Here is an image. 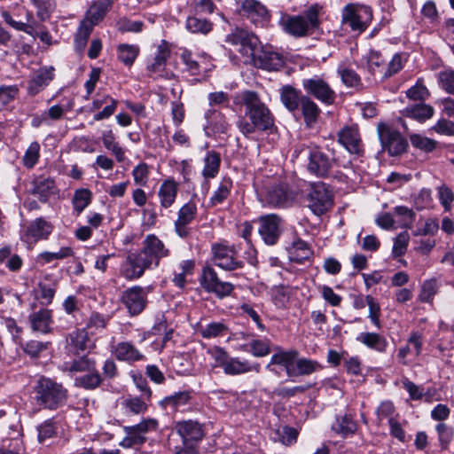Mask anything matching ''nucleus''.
<instances>
[{
  "label": "nucleus",
  "mask_w": 454,
  "mask_h": 454,
  "mask_svg": "<svg viewBox=\"0 0 454 454\" xmlns=\"http://www.w3.org/2000/svg\"><path fill=\"white\" fill-rule=\"evenodd\" d=\"M31 192L42 202H46L50 196L57 192L54 180L50 176H39L32 182Z\"/></svg>",
  "instance_id": "nucleus-31"
},
{
  "label": "nucleus",
  "mask_w": 454,
  "mask_h": 454,
  "mask_svg": "<svg viewBox=\"0 0 454 454\" xmlns=\"http://www.w3.org/2000/svg\"><path fill=\"white\" fill-rule=\"evenodd\" d=\"M241 99L245 116L239 119L237 128L244 137L250 138L256 131H267L273 128L274 116L256 92L243 91Z\"/></svg>",
  "instance_id": "nucleus-1"
},
{
  "label": "nucleus",
  "mask_w": 454,
  "mask_h": 454,
  "mask_svg": "<svg viewBox=\"0 0 454 454\" xmlns=\"http://www.w3.org/2000/svg\"><path fill=\"white\" fill-rule=\"evenodd\" d=\"M33 398L40 407L55 411L67 401V389L56 380L41 376L33 387Z\"/></svg>",
  "instance_id": "nucleus-3"
},
{
  "label": "nucleus",
  "mask_w": 454,
  "mask_h": 454,
  "mask_svg": "<svg viewBox=\"0 0 454 454\" xmlns=\"http://www.w3.org/2000/svg\"><path fill=\"white\" fill-rule=\"evenodd\" d=\"M204 167L202 169V176L205 178H214L217 176L220 165L221 158L218 153L215 151L207 152L203 159Z\"/></svg>",
  "instance_id": "nucleus-41"
},
{
  "label": "nucleus",
  "mask_w": 454,
  "mask_h": 454,
  "mask_svg": "<svg viewBox=\"0 0 454 454\" xmlns=\"http://www.w3.org/2000/svg\"><path fill=\"white\" fill-rule=\"evenodd\" d=\"M223 370L225 374L232 376L250 372L259 373L261 371V365L259 363L250 364L247 360H240L239 357L230 356Z\"/></svg>",
  "instance_id": "nucleus-32"
},
{
  "label": "nucleus",
  "mask_w": 454,
  "mask_h": 454,
  "mask_svg": "<svg viewBox=\"0 0 454 454\" xmlns=\"http://www.w3.org/2000/svg\"><path fill=\"white\" fill-rule=\"evenodd\" d=\"M67 342L74 353L83 352L94 346L85 329H78L70 333L67 337Z\"/></svg>",
  "instance_id": "nucleus-35"
},
{
  "label": "nucleus",
  "mask_w": 454,
  "mask_h": 454,
  "mask_svg": "<svg viewBox=\"0 0 454 454\" xmlns=\"http://www.w3.org/2000/svg\"><path fill=\"white\" fill-rule=\"evenodd\" d=\"M152 266L153 264L141 250L129 253L121 266V275L128 280L137 279Z\"/></svg>",
  "instance_id": "nucleus-12"
},
{
  "label": "nucleus",
  "mask_w": 454,
  "mask_h": 454,
  "mask_svg": "<svg viewBox=\"0 0 454 454\" xmlns=\"http://www.w3.org/2000/svg\"><path fill=\"white\" fill-rule=\"evenodd\" d=\"M294 364V376L309 375L322 369L321 364L317 361L308 358L297 357Z\"/></svg>",
  "instance_id": "nucleus-50"
},
{
  "label": "nucleus",
  "mask_w": 454,
  "mask_h": 454,
  "mask_svg": "<svg viewBox=\"0 0 454 454\" xmlns=\"http://www.w3.org/2000/svg\"><path fill=\"white\" fill-rule=\"evenodd\" d=\"M170 56V47L167 41L161 40L157 45L156 51L152 59H149L146 65V69L150 75L157 74L162 76V72L165 69L168 59Z\"/></svg>",
  "instance_id": "nucleus-27"
},
{
  "label": "nucleus",
  "mask_w": 454,
  "mask_h": 454,
  "mask_svg": "<svg viewBox=\"0 0 454 454\" xmlns=\"http://www.w3.org/2000/svg\"><path fill=\"white\" fill-rule=\"evenodd\" d=\"M322 10L320 4H313L297 15L281 13L278 24L286 34L294 38L309 36L320 26Z\"/></svg>",
  "instance_id": "nucleus-2"
},
{
  "label": "nucleus",
  "mask_w": 454,
  "mask_h": 454,
  "mask_svg": "<svg viewBox=\"0 0 454 454\" xmlns=\"http://www.w3.org/2000/svg\"><path fill=\"white\" fill-rule=\"evenodd\" d=\"M91 200V192L87 189H80L74 192L73 198V205L74 210L80 214L90 204Z\"/></svg>",
  "instance_id": "nucleus-61"
},
{
  "label": "nucleus",
  "mask_w": 454,
  "mask_h": 454,
  "mask_svg": "<svg viewBox=\"0 0 454 454\" xmlns=\"http://www.w3.org/2000/svg\"><path fill=\"white\" fill-rule=\"evenodd\" d=\"M233 184L230 178H223L209 199L211 206L223 204L230 196Z\"/></svg>",
  "instance_id": "nucleus-43"
},
{
  "label": "nucleus",
  "mask_w": 454,
  "mask_h": 454,
  "mask_svg": "<svg viewBox=\"0 0 454 454\" xmlns=\"http://www.w3.org/2000/svg\"><path fill=\"white\" fill-rule=\"evenodd\" d=\"M338 141L352 154L359 156L364 153V145L356 125L342 128L338 132Z\"/></svg>",
  "instance_id": "nucleus-22"
},
{
  "label": "nucleus",
  "mask_w": 454,
  "mask_h": 454,
  "mask_svg": "<svg viewBox=\"0 0 454 454\" xmlns=\"http://www.w3.org/2000/svg\"><path fill=\"white\" fill-rule=\"evenodd\" d=\"M356 340L370 349L379 353H385L388 347L387 338L380 333L364 332L358 334Z\"/></svg>",
  "instance_id": "nucleus-34"
},
{
  "label": "nucleus",
  "mask_w": 454,
  "mask_h": 454,
  "mask_svg": "<svg viewBox=\"0 0 454 454\" xmlns=\"http://www.w3.org/2000/svg\"><path fill=\"white\" fill-rule=\"evenodd\" d=\"M198 333L204 339H213L224 336L228 333V327L222 322H212L206 325H200Z\"/></svg>",
  "instance_id": "nucleus-46"
},
{
  "label": "nucleus",
  "mask_w": 454,
  "mask_h": 454,
  "mask_svg": "<svg viewBox=\"0 0 454 454\" xmlns=\"http://www.w3.org/2000/svg\"><path fill=\"white\" fill-rule=\"evenodd\" d=\"M102 142L104 146L114 155L118 162H122L125 160V151L115 141V136L112 130H107L102 134Z\"/></svg>",
  "instance_id": "nucleus-44"
},
{
  "label": "nucleus",
  "mask_w": 454,
  "mask_h": 454,
  "mask_svg": "<svg viewBox=\"0 0 454 454\" xmlns=\"http://www.w3.org/2000/svg\"><path fill=\"white\" fill-rule=\"evenodd\" d=\"M438 83L442 90L454 95V70L445 69L438 73Z\"/></svg>",
  "instance_id": "nucleus-64"
},
{
  "label": "nucleus",
  "mask_w": 454,
  "mask_h": 454,
  "mask_svg": "<svg viewBox=\"0 0 454 454\" xmlns=\"http://www.w3.org/2000/svg\"><path fill=\"white\" fill-rule=\"evenodd\" d=\"M296 157H307L308 170L319 177H325L333 167L332 160L316 146L301 145L294 150Z\"/></svg>",
  "instance_id": "nucleus-6"
},
{
  "label": "nucleus",
  "mask_w": 454,
  "mask_h": 454,
  "mask_svg": "<svg viewBox=\"0 0 454 454\" xmlns=\"http://www.w3.org/2000/svg\"><path fill=\"white\" fill-rule=\"evenodd\" d=\"M372 20V10L370 6L350 3L341 11V23L348 26L352 32L361 34Z\"/></svg>",
  "instance_id": "nucleus-5"
},
{
  "label": "nucleus",
  "mask_w": 454,
  "mask_h": 454,
  "mask_svg": "<svg viewBox=\"0 0 454 454\" xmlns=\"http://www.w3.org/2000/svg\"><path fill=\"white\" fill-rule=\"evenodd\" d=\"M200 286L207 293L215 294L218 298L223 299L231 295L234 286L230 282L222 281L212 267H205L200 277Z\"/></svg>",
  "instance_id": "nucleus-16"
},
{
  "label": "nucleus",
  "mask_w": 454,
  "mask_h": 454,
  "mask_svg": "<svg viewBox=\"0 0 454 454\" xmlns=\"http://www.w3.org/2000/svg\"><path fill=\"white\" fill-rule=\"evenodd\" d=\"M191 399V395L187 391L175 393L172 395L166 396L160 401V405L163 408H172L177 410L179 407L186 405Z\"/></svg>",
  "instance_id": "nucleus-49"
},
{
  "label": "nucleus",
  "mask_w": 454,
  "mask_h": 454,
  "mask_svg": "<svg viewBox=\"0 0 454 454\" xmlns=\"http://www.w3.org/2000/svg\"><path fill=\"white\" fill-rule=\"evenodd\" d=\"M141 251L154 267L159 266L160 259L169 255V249L154 234H149L145 237Z\"/></svg>",
  "instance_id": "nucleus-23"
},
{
  "label": "nucleus",
  "mask_w": 454,
  "mask_h": 454,
  "mask_svg": "<svg viewBox=\"0 0 454 454\" xmlns=\"http://www.w3.org/2000/svg\"><path fill=\"white\" fill-rule=\"evenodd\" d=\"M40 157V145L38 142H32L25 152L22 161L27 168H32L38 162Z\"/></svg>",
  "instance_id": "nucleus-59"
},
{
  "label": "nucleus",
  "mask_w": 454,
  "mask_h": 454,
  "mask_svg": "<svg viewBox=\"0 0 454 454\" xmlns=\"http://www.w3.org/2000/svg\"><path fill=\"white\" fill-rule=\"evenodd\" d=\"M337 73L340 76L342 82L347 87L356 88L362 84L360 76L356 71L348 67L346 62L339 64Z\"/></svg>",
  "instance_id": "nucleus-45"
},
{
  "label": "nucleus",
  "mask_w": 454,
  "mask_h": 454,
  "mask_svg": "<svg viewBox=\"0 0 454 454\" xmlns=\"http://www.w3.org/2000/svg\"><path fill=\"white\" fill-rule=\"evenodd\" d=\"M245 350L250 352L255 357H263L270 353V341L264 339L252 340L248 344L244 345Z\"/></svg>",
  "instance_id": "nucleus-48"
},
{
  "label": "nucleus",
  "mask_w": 454,
  "mask_h": 454,
  "mask_svg": "<svg viewBox=\"0 0 454 454\" xmlns=\"http://www.w3.org/2000/svg\"><path fill=\"white\" fill-rule=\"evenodd\" d=\"M239 13L256 27H265L270 21L269 10L258 0H243Z\"/></svg>",
  "instance_id": "nucleus-13"
},
{
  "label": "nucleus",
  "mask_w": 454,
  "mask_h": 454,
  "mask_svg": "<svg viewBox=\"0 0 454 454\" xmlns=\"http://www.w3.org/2000/svg\"><path fill=\"white\" fill-rule=\"evenodd\" d=\"M302 116L308 127H312L320 115L321 110L318 106L308 96L302 97L301 104Z\"/></svg>",
  "instance_id": "nucleus-39"
},
{
  "label": "nucleus",
  "mask_w": 454,
  "mask_h": 454,
  "mask_svg": "<svg viewBox=\"0 0 454 454\" xmlns=\"http://www.w3.org/2000/svg\"><path fill=\"white\" fill-rule=\"evenodd\" d=\"M308 207L316 215L325 214L333 207V194L329 187L322 182L310 184V190L307 194Z\"/></svg>",
  "instance_id": "nucleus-9"
},
{
  "label": "nucleus",
  "mask_w": 454,
  "mask_h": 454,
  "mask_svg": "<svg viewBox=\"0 0 454 454\" xmlns=\"http://www.w3.org/2000/svg\"><path fill=\"white\" fill-rule=\"evenodd\" d=\"M176 429L182 437L184 444L190 442H199L203 438L204 433L200 423L193 420H185L176 423Z\"/></svg>",
  "instance_id": "nucleus-30"
},
{
  "label": "nucleus",
  "mask_w": 454,
  "mask_h": 454,
  "mask_svg": "<svg viewBox=\"0 0 454 454\" xmlns=\"http://www.w3.org/2000/svg\"><path fill=\"white\" fill-rule=\"evenodd\" d=\"M406 97L414 101H425L428 98L430 93L427 88L419 79L416 84L406 90Z\"/></svg>",
  "instance_id": "nucleus-62"
},
{
  "label": "nucleus",
  "mask_w": 454,
  "mask_h": 454,
  "mask_svg": "<svg viewBox=\"0 0 454 454\" xmlns=\"http://www.w3.org/2000/svg\"><path fill=\"white\" fill-rule=\"evenodd\" d=\"M110 351L116 360L129 364L145 359V355L138 350L132 342L128 340L112 344Z\"/></svg>",
  "instance_id": "nucleus-24"
},
{
  "label": "nucleus",
  "mask_w": 454,
  "mask_h": 454,
  "mask_svg": "<svg viewBox=\"0 0 454 454\" xmlns=\"http://www.w3.org/2000/svg\"><path fill=\"white\" fill-rule=\"evenodd\" d=\"M178 188L177 182L172 177L161 182L157 192L160 212L168 209L175 204L177 198Z\"/></svg>",
  "instance_id": "nucleus-26"
},
{
  "label": "nucleus",
  "mask_w": 454,
  "mask_h": 454,
  "mask_svg": "<svg viewBox=\"0 0 454 454\" xmlns=\"http://www.w3.org/2000/svg\"><path fill=\"white\" fill-rule=\"evenodd\" d=\"M377 133L382 149L391 156H398L405 153L408 147L406 139L399 131L385 122L377 125Z\"/></svg>",
  "instance_id": "nucleus-7"
},
{
  "label": "nucleus",
  "mask_w": 454,
  "mask_h": 454,
  "mask_svg": "<svg viewBox=\"0 0 454 454\" xmlns=\"http://www.w3.org/2000/svg\"><path fill=\"white\" fill-rule=\"evenodd\" d=\"M197 206L195 203L189 201L183 205L178 212L177 218L175 221L174 227L176 234L181 239H187L192 229L189 227L197 216Z\"/></svg>",
  "instance_id": "nucleus-21"
},
{
  "label": "nucleus",
  "mask_w": 454,
  "mask_h": 454,
  "mask_svg": "<svg viewBox=\"0 0 454 454\" xmlns=\"http://www.w3.org/2000/svg\"><path fill=\"white\" fill-rule=\"evenodd\" d=\"M186 28L191 33L207 34L212 29V23L206 19H200L195 16L188 17L186 20Z\"/></svg>",
  "instance_id": "nucleus-55"
},
{
  "label": "nucleus",
  "mask_w": 454,
  "mask_h": 454,
  "mask_svg": "<svg viewBox=\"0 0 454 454\" xmlns=\"http://www.w3.org/2000/svg\"><path fill=\"white\" fill-rule=\"evenodd\" d=\"M249 63L255 67L268 71H277L284 67L285 59L283 55L274 51L272 46L260 44Z\"/></svg>",
  "instance_id": "nucleus-14"
},
{
  "label": "nucleus",
  "mask_w": 454,
  "mask_h": 454,
  "mask_svg": "<svg viewBox=\"0 0 454 454\" xmlns=\"http://www.w3.org/2000/svg\"><path fill=\"white\" fill-rule=\"evenodd\" d=\"M95 366L96 361L86 356L64 364L65 370L70 372H91L95 371Z\"/></svg>",
  "instance_id": "nucleus-47"
},
{
  "label": "nucleus",
  "mask_w": 454,
  "mask_h": 454,
  "mask_svg": "<svg viewBox=\"0 0 454 454\" xmlns=\"http://www.w3.org/2000/svg\"><path fill=\"white\" fill-rule=\"evenodd\" d=\"M139 52L140 48L136 44L121 43L117 46L118 59L126 67H131L133 65Z\"/></svg>",
  "instance_id": "nucleus-42"
},
{
  "label": "nucleus",
  "mask_w": 454,
  "mask_h": 454,
  "mask_svg": "<svg viewBox=\"0 0 454 454\" xmlns=\"http://www.w3.org/2000/svg\"><path fill=\"white\" fill-rule=\"evenodd\" d=\"M205 118L209 124L215 126L218 132L226 133L231 127L225 117L215 109H208L205 113Z\"/></svg>",
  "instance_id": "nucleus-53"
},
{
  "label": "nucleus",
  "mask_w": 454,
  "mask_h": 454,
  "mask_svg": "<svg viewBox=\"0 0 454 454\" xmlns=\"http://www.w3.org/2000/svg\"><path fill=\"white\" fill-rule=\"evenodd\" d=\"M258 232L266 245L277 244L281 233V219L274 214L262 215L258 219Z\"/></svg>",
  "instance_id": "nucleus-19"
},
{
  "label": "nucleus",
  "mask_w": 454,
  "mask_h": 454,
  "mask_svg": "<svg viewBox=\"0 0 454 454\" xmlns=\"http://www.w3.org/2000/svg\"><path fill=\"white\" fill-rule=\"evenodd\" d=\"M302 97H306V95H302L300 90L289 85L282 87L280 90V100L290 112L298 110L301 104Z\"/></svg>",
  "instance_id": "nucleus-36"
},
{
  "label": "nucleus",
  "mask_w": 454,
  "mask_h": 454,
  "mask_svg": "<svg viewBox=\"0 0 454 454\" xmlns=\"http://www.w3.org/2000/svg\"><path fill=\"white\" fill-rule=\"evenodd\" d=\"M28 321L34 332L44 334L50 333L52 331L51 325L53 324L52 310L41 308L39 310L29 314Z\"/></svg>",
  "instance_id": "nucleus-28"
},
{
  "label": "nucleus",
  "mask_w": 454,
  "mask_h": 454,
  "mask_svg": "<svg viewBox=\"0 0 454 454\" xmlns=\"http://www.w3.org/2000/svg\"><path fill=\"white\" fill-rule=\"evenodd\" d=\"M52 230L53 227L51 223L43 218H36L27 227L22 235V239L27 244H35L38 240L48 239Z\"/></svg>",
  "instance_id": "nucleus-25"
},
{
  "label": "nucleus",
  "mask_w": 454,
  "mask_h": 454,
  "mask_svg": "<svg viewBox=\"0 0 454 454\" xmlns=\"http://www.w3.org/2000/svg\"><path fill=\"white\" fill-rule=\"evenodd\" d=\"M213 262L224 270H236L243 267V262L239 259L238 251L234 245L227 242L214 243L211 246Z\"/></svg>",
  "instance_id": "nucleus-10"
},
{
  "label": "nucleus",
  "mask_w": 454,
  "mask_h": 454,
  "mask_svg": "<svg viewBox=\"0 0 454 454\" xmlns=\"http://www.w3.org/2000/svg\"><path fill=\"white\" fill-rule=\"evenodd\" d=\"M121 301L130 316H137L146 306L147 292L142 286H134L122 292Z\"/></svg>",
  "instance_id": "nucleus-18"
},
{
  "label": "nucleus",
  "mask_w": 454,
  "mask_h": 454,
  "mask_svg": "<svg viewBox=\"0 0 454 454\" xmlns=\"http://www.w3.org/2000/svg\"><path fill=\"white\" fill-rule=\"evenodd\" d=\"M435 429L442 450H447L454 437L453 427L448 426L445 423H439Z\"/></svg>",
  "instance_id": "nucleus-58"
},
{
  "label": "nucleus",
  "mask_w": 454,
  "mask_h": 454,
  "mask_svg": "<svg viewBox=\"0 0 454 454\" xmlns=\"http://www.w3.org/2000/svg\"><path fill=\"white\" fill-rule=\"evenodd\" d=\"M22 264V259L18 254H12L9 247L0 248V272H4V268L16 272L20 270Z\"/></svg>",
  "instance_id": "nucleus-38"
},
{
  "label": "nucleus",
  "mask_w": 454,
  "mask_h": 454,
  "mask_svg": "<svg viewBox=\"0 0 454 454\" xmlns=\"http://www.w3.org/2000/svg\"><path fill=\"white\" fill-rule=\"evenodd\" d=\"M410 141L413 147L427 153L434 151L437 146V141L420 134H411Z\"/></svg>",
  "instance_id": "nucleus-57"
},
{
  "label": "nucleus",
  "mask_w": 454,
  "mask_h": 454,
  "mask_svg": "<svg viewBox=\"0 0 454 454\" xmlns=\"http://www.w3.org/2000/svg\"><path fill=\"white\" fill-rule=\"evenodd\" d=\"M195 263L192 260H185L180 262L178 270L174 272L173 282L180 288L185 286V277L192 273Z\"/></svg>",
  "instance_id": "nucleus-51"
},
{
  "label": "nucleus",
  "mask_w": 454,
  "mask_h": 454,
  "mask_svg": "<svg viewBox=\"0 0 454 454\" xmlns=\"http://www.w3.org/2000/svg\"><path fill=\"white\" fill-rule=\"evenodd\" d=\"M295 200V194L284 185H273L267 189L262 201L273 207H287Z\"/></svg>",
  "instance_id": "nucleus-20"
},
{
  "label": "nucleus",
  "mask_w": 454,
  "mask_h": 454,
  "mask_svg": "<svg viewBox=\"0 0 454 454\" xmlns=\"http://www.w3.org/2000/svg\"><path fill=\"white\" fill-rule=\"evenodd\" d=\"M54 69L51 68H41L39 69L31 78L27 86V92L31 96H35L42 91L53 79Z\"/></svg>",
  "instance_id": "nucleus-33"
},
{
  "label": "nucleus",
  "mask_w": 454,
  "mask_h": 454,
  "mask_svg": "<svg viewBox=\"0 0 454 454\" xmlns=\"http://www.w3.org/2000/svg\"><path fill=\"white\" fill-rule=\"evenodd\" d=\"M434 114V107L427 104H416L408 106L403 111V114L404 116L412 118L420 122L431 119Z\"/></svg>",
  "instance_id": "nucleus-37"
},
{
  "label": "nucleus",
  "mask_w": 454,
  "mask_h": 454,
  "mask_svg": "<svg viewBox=\"0 0 454 454\" xmlns=\"http://www.w3.org/2000/svg\"><path fill=\"white\" fill-rule=\"evenodd\" d=\"M36 8V15L42 20H46L55 8L54 0H30Z\"/></svg>",
  "instance_id": "nucleus-60"
},
{
  "label": "nucleus",
  "mask_w": 454,
  "mask_h": 454,
  "mask_svg": "<svg viewBox=\"0 0 454 454\" xmlns=\"http://www.w3.org/2000/svg\"><path fill=\"white\" fill-rule=\"evenodd\" d=\"M305 91L320 102L329 106L333 104L336 94L329 83L320 76L302 80Z\"/></svg>",
  "instance_id": "nucleus-17"
},
{
  "label": "nucleus",
  "mask_w": 454,
  "mask_h": 454,
  "mask_svg": "<svg viewBox=\"0 0 454 454\" xmlns=\"http://www.w3.org/2000/svg\"><path fill=\"white\" fill-rule=\"evenodd\" d=\"M147 400L143 397L128 396L121 402V407L127 415L144 414L148 410Z\"/></svg>",
  "instance_id": "nucleus-40"
},
{
  "label": "nucleus",
  "mask_w": 454,
  "mask_h": 454,
  "mask_svg": "<svg viewBox=\"0 0 454 454\" xmlns=\"http://www.w3.org/2000/svg\"><path fill=\"white\" fill-rule=\"evenodd\" d=\"M356 423L348 414H346L340 419H338L333 425V429L343 436L354 434L356 431Z\"/></svg>",
  "instance_id": "nucleus-52"
},
{
  "label": "nucleus",
  "mask_w": 454,
  "mask_h": 454,
  "mask_svg": "<svg viewBox=\"0 0 454 454\" xmlns=\"http://www.w3.org/2000/svg\"><path fill=\"white\" fill-rule=\"evenodd\" d=\"M439 286V281L435 278L425 280L422 284L421 291L419 295V301L427 303L432 302L434 296L438 292Z\"/></svg>",
  "instance_id": "nucleus-54"
},
{
  "label": "nucleus",
  "mask_w": 454,
  "mask_h": 454,
  "mask_svg": "<svg viewBox=\"0 0 454 454\" xmlns=\"http://www.w3.org/2000/svg\"><path fill=\"white\" fill-rule=\"evenodd\" d=\"M298 356L299 352L296 349H282L278 348L265 368L276 375H278L280 371L284 369L287 376L294 377L295 374L294 364Z\"/></svg>",
  "instance_id": "nucleus-15"
},
{
  "label": "nucleus",
  "mask_w": 454,
  "mask_h": 454,
  "mask_svg": "<svg viewBox=\"0 0 454 454\" xmlns=\"http://www.w3.org/2000/svg\"><path fill=\"white\" fill-rule=\"evenodd\" d=\"M359 66L381 81L397 74L403 67L401 54L396 53L390 61H387L382 54L375 50H370L363 56Z\"/></svg>",
  "instance_id": "nucleus-4"
},
{
  "label": "nucleus",
  "mask_w": 454,
  "mask_h": 454,
  "mask_svg": "<svg viewBox=\"0 0 454 454\" xmlns=\"http://www.w3.org/2000/svg\"><path fill=\"white\" fill-rule=\"evenodd\" d=\"M112 0H99L93 3L86 12L81 23L93 29L105 17L112 6Z\"/></svg>",
  "instance_id": "nucleus-29"
},
{
  "label": "nucleus",
  "mask_w": 454,
  "mask_h": 454,
  "mask_svg": "<svg viewBox=\"0 0 454 454\" xmlns=\"http://www.w3.org/2000/svg\"><path fill=\"white\" fill-rule=\"evenodd\" d=\"M158 421L153 418H147L135 426L124 427L123 431L126 436L120 442V446L125 449L132 448L136 445H141L145 441V434L152 431H156Z\"/></svg>",
  "instance_id": "nucleus-11"
},
{
  "label": "nucleus",
  "mask_w": 454,
  "mask_h": 454,
  "mask_svg": "<svg viewBox=\"0 0 454 454\" xmlns=\"http://www.w3.org/2000/svg\"><path fill=\"white\" fill-rule=\"evenodd\" d=\"M90 373L80 377L77 380L79 385L86 389H95L102 383V377L95 368Z\"/></svg>",
  "instance_id": "nucleus-63"
},
{
  "label": "nucleus",
  "mask_w": 454,
  "mask_h": 454,
  "mask_svg": "<svg viewBox=\"0 0 454 454\" xmlns=\"http://www.w3.org/2000/svg\"><path fill=\"white\" fill-rule=\"evenodd\" d=\"M225 42L233 46H239V53L248 63L261 44L259 38L254 33L239 27L226 35Z\"/></svg>",
  "instance_id": "nucleus-8"
},
{
  "label": "nucleus",
  "mask_w": 454,
  "mask_h": 454,
  "mask_svg": "<svg viewBox=\"0 0 454 454\" xmlns=\"http://www.w3.org/2000/svg\"><path fill=\"white\" fill-rule=\"evenodd\" d=\"M73 255V250L69 247H63L57 252H42L38 254L37 260L43 264L50 263L53 261L62 260Z\"/></svg>",
  "instance_id": "nucleus-56"
}]
</instances>
